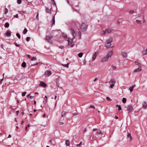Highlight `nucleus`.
<instances>
[{
    "mask_svg": "<svg viewBox=\"0 0 147 147\" xmlns=\"http://www.w3.org/2000/svg\"><path fill=\"white\" fill-rule=\"evenodd\" d=\"M113 41V39L112 37H110L106 40L105 46L107 49H108L110 47L111 45V43Z\"/></svg>",
    "mask_w": 147,
    "mask_h": 147,
    "instance_id": "nucleus-1",
    "label": "nucleus"
},
{
    "mask_svg": "<svg viewBox=\"0 0 147 147\" xmlns=\"http://www.w3.org/2000/svg\"><path fill=\"white\" fill-rule=\"evenodd\" d=\"M53 36H50L49 35H46L45 36V40L47 41L50 44L53 43L51 39L52 38Z\"/></svg>",
    "mask_w": 147,
    "mask_h": 147,
    "instance_id": "nucleus-2",
    "label": "nucleus"
},
{
    "mask_svg": "<svg viewBox=\"0 0 147 147\" xmlns=\"http://www.w3.org/2000/svg\"><path fill=\"white\" fill-rule=\"evenodd\" d=\"M81 28L82 31L85 32L87 30V26L86 24L83 23L81 25Z\"/></svg>",
    "mask_w": 147,
    "mask_h": 147,
    "instance_id": "nucleus-3",
    "label": "nucleus"
},
{
    "mask_svg": "<svg viewBox=\"0 0 147 147\" xmlns=\"http://www.w3.org/2000/svg\"><path fill=\"white\" fill-rule=\"evenodd\" d=\"M138 66H139V67L137 69H135L134 71V72H139L141 71L142 70V65L140 63H138Z\"/></svg>",
    "mask_w": 147,
    "mask_h": 147,
    "instance_id": "nucleus-4",
    "label": "nucleus"
},
{
    "mask_svg": "<svg viewBox=\"0 0 147 147\" xmlns=\"http://www.w3.org/2000/svg\"><path fill=\"white\" fill-rule=\"evenodd\" d=\"M133 109V107L132 106L130 105L128 106L127 107V111L128 112V113L131 111Z\"/></svg>",
    "mask_w": 147,
    "mask_h": 147,
    "instance_id": "nucleus-5",
    "label": "nucleus"
},
{
    "mask_svg": "<svg viewBox=\"0 0 147 147\" xmlns=\"http://www.w3.org/2000/svg\"><path fill=\"white\" fill-rule=\"evenodd\" d=\"M127 138L128 141L130 142H131L132 141L133 138L131 136L130 134L128 133V134L127 136Z\"/></svg>",
    "mask_w": 147,
    "mask_h": 147,
    "instance_id": "nucleus-6",
    "label": "nucleus"
},
{
    "mask_svg": "<svg viewBox=\"0 0 147 147\" xmlns=\"http://www.w3.org/2000/svg\"><path fill=\"white\" fill-rule=\"evenodd\" d=\"M98 53V51H96L93 54L92 57V60L94 61L96 59V56Z\"/></svg>",
    "mask_w": 147,
    "mask_h": 147,
    "instance_id": "nucleus-7",
    "label": "nucleus"
},
{
    "mask_svg": "<svg viewBox=\"0 0 147 147\" xmlns=\"http://www.w3.org/2000/svg\"><path fill=\"white\" fill-rule=\"evenodd\" d=\"M113 53V51H109L106 55V56L109 59L112 55Z\"/></svg>",
    "mask_w": 147,
    "mask_h": 147,
    "instance_id": "nucleus-8",
    "label": "nucleus"
},
{
    "mask_svg": "<svg viewBox=\"0 0 147 147\" xmlns=\"http://www.w3.org/2000/svg\"><path fill=\"white\" fill-rule=\"evenodd\" d=\"M51 71L48 70L46 71L44 75L49 76L51 74Z\"/></svg>",
    "mask_w": 147,
    "mask_h": 147,
    "instance_id": "nucleus-9",
    "label": "nucleus"
},
{
    "mask_svg": "<svg viewBox=\"0 0 147 147\" xmlns=\"http://www.w3.org/2000/svg\"><path fill=\"white\" fill-rule=\"evenodd\" d=\"M108 58L106 56L103 57L101 59L100 61L101 62H103L105 61H107L108 59Z\"/></svg>",
    "mask_w": 147,
    "mask_h": 147,
    "instance_id": "nucleus-10",
    "label": "nucleus"
},
{
    "mask_svg": "<svg viewBox=\"0 0 147 147\" xmlns=\"http://www.w3.org/2000/svg\"><path fill=\"white\" fill-rule=\"evenodd\" d=\"M113 31V30L111 28H109L108 29H107V33L109 34L111 33Z\"/></svg>",
    "mask_w": 147,
    "mask_h": 147,
    "instance_id": "nucleus-11",
    "label": "nucleus"
},
{
    "mask_svg": "<svg viewBox=\"0 0 147 147\" xmlns=\"http://www.w3.org/2000/svg\"><path fill=\"white\" fill-rule=\"evenodd\" d=\"M71 30L73 38H74L76 36V33L74 30L72 29H71Z\"/></svg>",
    "mask_w": 147,
    "mask_h": 147,
    "instance_id": "nucleus-12",
    "label": "nucleus"
},
{
    "mask_svg": "<svg viewBox=\"0 0 147 147\" xmlns=\"http://www.w3.org/2000/svg\"><path fill=\"white\" fill-rule=\"evenodd\" d=\"M135 86L136 85H134L129 88V90H130L131 92L132 91L133 89Z\"/></svg>",
    "mask_w": 147,
    "mask_h": 147,
    "instance_id": "nucleus-13",
    "label": "nucleus"
},
{
    "mask_svg": "<svg viewBox=\"0 0 147 147\" xmlns=\"http://www.w3.org/2000/svg\"><path fill=\"white\" fill-rule=\"evenodd\" d=\"M5 36H10L11 35V32L7 31L5 34Z\"/></svg>",
    "mask_w": 147,
    "mask_h": 147,
    "instance_id": "nucleus-14",
    "label": "nucleus"
},
{
    "mask_svg": "<svg viewBox=\"0 0 147 147\" xmlns=\"http://www.w3.org/2000/svg\"><path fill=\"white\" fill-rule=\"evenodd\" d=\"M39 85L41 86L44 87H45L46 86V85L45 83L42 82H41L39 84Z\"/></svg>",
    "mask_w": 147,
    "mask_h": 147,
    "instance_id": "nucleus-15",
    "label": "nucleus"
},
{
    "mask_svg": "<svg viewBox=\"0 0 147 147\" xmlns=\"http://www.w3.org/2000/svg\"><path fill=\"white\" fill-rule=\"evenodd\" d=\"M67 41L68 42V45H70L71 44L72 42V39L69 38Z\"/></svg>",
    "mask_w": 147,
    "mask_h": 147,
    "instance_id": "nucleus-16",
    "label": "nucleus"
},
{
    "mask_svg": "<svg viewBox=\"0 0 147 147\" xmlns=\"http://www.w3.org/2000/svg\"><path fill=\"white\" fill-rule=\"evenodd\" d=\"M107 32V29H106L105 30H103L101 32V35L102 36H104Z\"/></svg>",
    "mask_w": 147,
    "mask_h": 147,
    "instance_id": "nucleus-17",
    "label": "nucleus"
},
{
    "mask_svg": "<svg viewBox=\"0 0 147 147\" xmlns=\"http://www.w3.org/2000/svg\"><path fill=\"white\" fill-rule=\"evenodd\" d=\"M46 12L48 13H51V9H49L48 7L46 8Z\"/></svg>",
    "mask_w": 147,
    "mask_h": 147,
    "instance_id": "nucleus-18",
    "label": "nucleus"
},
{
    "mask_svg": "<svg viewBox=\"0 0 147 147\" xmlns=\"http://www.w3.org/2000/svg\"><path fill=\"white\" fill-rule=\"evenodd\" d=\"M147 107V105L145 102H144L143 103L142 107L146 109Z\"/></svg>",
    "mask_w": 147,
    "mask_h": 147,
    "instance_id": "nucleus-19",
    "label": "nucleus"
},
{
    "mask_svg": "<svg viewBox=\"0 0 147 147\" xmlns=\"http://www.w3.org/2000/svg\"><path fill=\"white\" fill-rule=\"evenodd\" d=\"M110 82L112 83V84H115L116 82V81L115 79H112L110 80Z\"/></svg>",
    "mask_w": 147,
    "mask_h": 147,
    "instance_id": "nucleus-20",
    "label": "nucleus"
},
{
    "mask_svg": "<svg viewBox=\"0 0 147 147\" xmlns=\"http://www.w3.org/2000/svg\"><path fill=\"white\" fill-rule=\"evenodd\" d=\"M142 53L144 55H147V47L146 50L143 51Z\"/></svg>",
    "mask_w": 147,
    "mask_h": 147,
    "instance_id": "nucleus-21",
    "label": "nucleus"
},
{
    "mask_svg": "<svg viewBox=\"0 0 147 147\" xmlns=\"http://www.w3.org/2000/svg\"><path fill=\"white\" fill-rule=\"evenodd\" d=\"M123 56L125 57H127V54L125 52H123L122 53Z\"/></svg>",
    "mask_w": 147,
    "mask_h": 147,
    "instance_id": "nucleus-22",
    "label": "nucleus"
},
{
    "mask_svg": "<svg viewBox=\"0 0 147 147\" xmlns=\"http://www.w3.org/2000/svg\"><path fill=\"white\" fill-rule=\"evenodd\" d=\"M52 25H53L55 24V16H54L52 20Z\"/></svg>",
    "mask_w": 147,
    "mask_h": 147,
    "instance_id": "nucleus-23",
    "label": "nucleus"
},
{
    "mask_svg": "<svg viewBox=\"0 0 147 147\" xmlns=\"http://www.w3.org/2000/svg\"><path fill=\"white\" fill-rule=\"evenodd\" d=\"M65 144L67 146H69L70 145L69 141V140H66L65 141Z\"/></svg>",
    "mask_w": 147,
    "mask_h": 147,
    "instance_id": "nucleus-24",
    "label": "nucleus"
},
{
    "mask_svg": "<svg viewBox=\"0 0 147 147\" xmlns=\"http://www.w3.org/2000/svg\"><path fill=\"white\" fill-rule=\"evenodd\" d=\"M66 114V112L65 111H63L61 113V117H64Z\"/></svg>",
    "mask_w": 147,
    "mask_h": 147,
    "instance_id": "nucleus-25",
    "label": "nucleus"
},
{
    "mask_svg": "<svg viewBox=\"0 0 147 147\" xmlns=\"http://www.w3.org/2000/svg\"><path fill=\"white\" fill-rule=\"evenodd\" d=\"M27 29H26V28H24V29L23 31V33L24 34H25L27 32Z\"/></svg>",
    "mask_w": 147,
    "mask_h": 147,
    "instance_id": "nucleus-26",
    "label": "nucleus"
},
{
    "mask_svg": "<svg viewBox=\"0 0 147 147\" xmlns=\"http://www.w3.org/2000/svg\"><path fill=\"white\" fill-rule=\"evenodd\" d=\"M9 24L7 23L6 22V23L4 25V26L6 28H8L9 27Z\"/></svg>",
    "mask_w": 147,
    "mask_h": 147,
    "instance_id": "nucleus-27",
    "label": "nucleus"
},
{
    "mask_svg": "<svg viewBox=\"0 0 147 147\" xmlns=\"http://www.w3.org/2000/svg\"><path fill=\"white\" fill-rule=\"evenodd\" d=\"M22 66L23 67H26V63L25 62H23L22 64Z\"/></svg>",
    "mask_w": 147,
    "mask_h": 147,
    "instance_id": "nucleus-28",
    "label": "nucleus"
},
{
    "mask_svg": "<svg viewBox=\"0 0 147 147\" xmlns=\"http://www.w3.org/2000/svg\"><path fill=\"white\" fill-rule=\"evenodd\" d=\"M122 101L123 103H125L126 101V98H123L122 99Z\"/></svg>",
    "mask_w": 147,
    "mask_h": 147,
    "instance_id": "nucleus-29",
    "label": "nucleus"
},
{
    "mask_svg": "<svg viewBox=\"0 0 147 147\" xmlns=\"http://www.w3.org/2000/svg\"><path fill=\"white\" fill-rule=\"evenodd\" d=\"M83 55V53H80L78 54V55L79 57H81Z\"/></svg>",
    "mask_w": 147,
    "mask_h": 147,
    "instance_id": "nucleus-30",
    "label": "nucleus"
},
{
    "mask_svg": "<svg viewBox=\"0 0 147 147\" xmlns=\"http://www.w3.org/2000/svg\"><path fill=\"white\" fill-rule=\"evenodd\" d=\"M141 20H136V22L138 24H140L141 23Z\"/></svg>",
    "mask_w": 147,
    "mask_h": 147,
    "instance_id": "nucleus-31",
    "label": "nucleus"
},
{
    "mask_svg": "<svg viewBox=\"0 0 147 147\" xmlns=\"http://www.w3.org/2000/svg\"><path fill=\"white\" fill-rule=\"evenodd\" d=\"M69 63H67V64H65V65L62 64V65L63 66H64V67H66L67 68H68V65H69Z\"/></svg>",
    "mask_w": 147,
    "mask_h": 147,
    "instance_id": "nucleus-32",
    "label": "nucleus"
},
{
    "mask_svg": "<svg viewBox=\"0 0 147 147\" xmlns=\"http://www.w3.org/2000/svg\"><path fill=\"white\" fill-rule=\"evenodd\" d=\"M116 106L118 107V110L119 111L121 110V107L120 105H117Z\"/></svg>",
    "mask_w": 147,
    "mask_h": 147,
    "instance_id": "nucleus-33",
    "label": "nucleus"
},
{
    "mask_svg": "<svg viewBox=\"0 0 147 147\" xmlns=\"http://www.w3.org/2000/svg\"><path fill=\"white\" fill-rule=\"evenodd\" d=\"M45 98H46V99H45V100L43 101V102L45 104H46V102H47V96H45Z\"/></svg>",
    "mask_w": 147,
    "mask_h": 147,
    "instance_id": "nucleus-34",
    "label": "nucleus"
},
{
    "mask_svg": "<svg viewBox=\"0 0 147 147\" xmlns=\"http://www.w3.org/2000/svg\"><path fill=\"white\" fill-rule=\"evenodd\" d=\"M4 13L6 14L8 12V10L7 8H5L4 9Z\"/></svg>",
    "mask_w": 147,
    "mask_h": 147,
    "instance_id": "nucleus-35",
    "label": "nucleus"
},
{
    "mask_svg": "<svg viewBox=\"0 0 147 147\" xmlns=\"http://www.w3.org/2000/svg\"><path fill=\"white\" fill-rule=\"evenodd\" d=\"M107 100L109 101H111L112 100L109 97H106Z\"/></svg>",
    "mask_w": 147,
    "mask_h": 147,
    "instance_id": "nucleus-36",
    "label": "nucleus"
},
{
    "mask_svg": "<svg viewBox=\"0 0 147 147\" xmlns=\"http://www.w3.org/2000/svg\"><path fill=\"white\" fill-rule=\"evenodd\" d=\"M16 36L18 37V38L20 39V34L18 33H17L16 34Z\"/></svg>",
    "mask_w": 147,
    "mask_h": 147,
    "instance_id": "nucleus-37",
    "label": "nucleus"
},
{
    "mask_svg": "<svg viewBox=\"0 0 147 147\" xmlns=\"http://www.w3.org/2000/svg\"><path fill=\"white\" fill-rule=\"evenodd\" d=\"M36 59L35 57H32L31 59L32 61H35L36 60Z\"/></svg>",
    "mask_w": 147,
    "mask_h": 147,
    "instance_id": "nucleus-38",
    "label": "nucleus"
},
{
    "mask_svg": "<svg viewBox=\"0 0 147 147\" xmlns=\"http://www.w3.org/2000/svg\"><path fill=\"white\" fill-rule=\"evenodd\" d=\"M26 93V92H22V96H24L25 95Z\"/></svg>",
    "mask_w": 147,
    "mask_h": 147,
    "instance_id": "nucleus-39",
    "label": "nucleus"
},
{
    "mask_svg": "<svg viewBox=\"0 0 147 147\" xmlns=\"http://www.w3.org/2000/svg\"><path fill=\"white\" fill-rule=\"evenodd\" d=\"M30 39V37H27L26 38V40L27 42H28L29 41Z\"/></svg>",
    "mask_w": 147,
    "mask_h": 147,
    "instance_id": "nucleus-40",
    "label": "nucleus"
},
{
    "mask_svg": "<svg viewBox=\"0 0 147 147\" xmlns=\"http://www.w3.org/2000/svg\"><path fill=\"white\" fill-rule=\"evenodd\" d=\"M82 144V142H81L79 144H77L76 145L78 146H80Z\"/></svg>",
    "mask_w": 147,
    "mask_h": 147,
    "instance_id": "nucleus-41",
    "label": "nucleus"
},
{
    "mask_svg": "<svg viewBox=\"0 0 147 147\" xmlns=\"http://www.w3.org/2000/svg\"><path fill=\"white\" fill-rule=\"evenodd\" d=\"M17 2L18 4H20L21 3V0H17Z\"/></svg>",
    "mask_w": 147,
    "mask_h": 147,
    "instance_id": "nucleus-42",
    "label": "nucleus"
},
{
    "mask_svg": "<svg viewBox=\"0 0 147 147\" xmlns=\"http://www.w3.org/2000/svg\"><path fill=\"white\" fill-rule=\"evenodd\" d=\"M97 133L98 134H101V132L100 131H98L97 132Z\"/></svg>",
    "mask_w": 147,
    "mask_h": 147,
    "instance_id": "nucleus-43",
    "label": "nucleus"
},
{
    "mask_svg": "<svg viewBox=\"0 0 147 147\" xmlns=\"http://www.w3.org/2000/svg\"><path fill=\"white\" fill-rule=\"evenodd\" d=\"M78 35L79 36H80V37L81 35V33L80 31H79L78 32Z\"/></svg>",
    "mask_w": 147,
    "mask_h": 147,
    "instance_id": "nucleus-44",
    "label": "nucleus"
},
{
    "mask_svg": "<svg viewBox=\"0 0 147 147\" xmlns=\"http://www.w3.org/2000/svg\"><path fill=\"white\" fill-rule=\"evenodd\" d=\"M63 37L65 38H67V36L65 34H63Z\"/></svg>",
    "mask_w": 147,
    "mask_h": 147,
    "instance_id": "nucleus-45",
    "label": "nucleus"
},
{
    "mask_svg": "<svg viewBox=\"0 0 147 147\" xmlns=\"http://www.w3.org/2000/svg\"><path fill=\"white\" fill-rule=\"evenodd\" d=\"M134 10L132 9V10H131L129 11V13H134Z\"/></svg>",
    "mask_w": 147,
    "mask_h": 147,
    "instance_id": "nucleus-46",
    "label": "nucleus"
},
{
    "mask_svg": "<svg viewBox=\"0 0 147 147\" xmlns=\"http://www.w3.org/2000/svg\"><path fill=\"white\" fill-rule=\"evenodd\" d=\"M59 47V48L61 49H63L64 48L63 46H60Z\"/></svg>",
    "mask_w": 147,
    "mask_h": 147,
    "instance_id": "nucleus-47",
    "label": "nucleus"
},
{
    "mask_svg": "<svg viewBox=\"0 0 147 147\" xmlns=\"http://www.w3.org/2000/svg\"><path fill=\"white\" fill-rule=\"evenodd\" d=\"M36 19L38 20V14H37L36 16Z\"/></svg>",
    "mask_w": 147,
    "mask_h": 147,
    "instance_id": "nucleus-48",
    "label": "nucleus"
},
{
    "mask_svg": "<svg viewBox=\"0 0 147 147\" xmlns=\"http://www.w3.org/2000/svg\"><path fill=\"white\" fill-rule=\"evenodd\" d=\"M90 108H92L94 109L95 108V107L93 105H90Z\"/></svg>",
    "mask_w": 147,
    "mask_h": 147,
    "instance_id": "nucleus-49",
    "label": "nucleus"
},
{
    "mask_svg": "<svg viewBox=\"0 0 147 147\" xmlns=\"http://www.w3.org/2000/svg\"><path fill=\"white\" fill-rule=\"evenodd\" d=\"M14 44L17 47H19L20 46L19 45L17 44V43H16V42H15Z\"/></svg>",
    "mask_w": 147,
    "mask_h": 147,
    "instance_id": "nucleus-50",
    "label": "nucleus"
},
{
    "mask_svg": "<svg viewBox=\"0 0 147 147\" xmlns=\"http://www.w3.org/2000/svg\"><path fill=\"white\" fill-rule=\"evenodd\" d=\"M98 80V78H96L94 80L93 82H96Z\"/></svg>",
    "mask_w": 147,
    "mask_h": 147,
    "instance_id": "nucleus-51",
    "label": "nucleus"
},
{
    "mask_svg": "<svg viewBox=\"0 0 147 147\" xmlns=\"http://www.w3.org/2000/svg\"><path fill=\"white\" fill-rule=\"evenodd\" d=\"M114 85V84H112L110 85V86L111 88H112L113 87Z\"/></svg>",
    "mask_w": 147,
    "mask_h": 147,
    "instance_id": "nucleus-52",
    "label": "nucleus"
},
{
    "mask_svg": "<svg viewBox=\"0 0 147 147\" xmlns=\"http://www.w3.org/2000/svg\"><path fill=\"white\" fill-rule=\"evenodd\" d=\"M14 17L16 18H18V14H16V15L14 16Z\"/></svg>",
    "mask_w": 147,
    "mask_h": 147,
    "instance_id": "nucleus-53",
    "label": "nucleus"
},
{
    "mask_svg": "<svg viewBox=\"0 0 147 147\" xmlns=\"http://www.w3.org/2000/svg\"><path fill=\"white\" fill-rule=\"evenodd\" d=\"M78 115V113H74L73 114V115L74 116H76Z\"/></svg>",
    "mask_w": 147,
    "mask_h": 147,
    "instance_id": "nucleus-54",
    "label": "nucleus"
},
{
    "mask_svg": "<svg viewBox=\"0 0 147 147\" xmlns=\"http://www.w3.org/2000/svg\"><path fill=\"white\" fill-rule=\"evenodd\" d=\"M112 68L113 69H116V67L115 66H113Z\"/></svg>",
    "mask_w": 147,
    "mask_h": 147,
    "instance_id": "nucleus-55",
    "label": "nucleus"
},
{
    "mask_svg": "<svg viewBox=\"0 0 147 147\" xmlns=\"http://www.w3.org/2000/svg\"><path fill=\"white\" fill-rule=\"evenodd\" d=\"M135 64L136 65H138V63H138V62L137 61H135Z\"/></svg>",
    "mask_w": 147,
    "mask_h": 147,
    "instance_id": "nucleus-56",
    "label": "nucleus"
},
{
    "mask_svg": "<svg viewBox=\"0 0 147 147\" xmlns=\"http://www.w3.org/2000/svg\"><path fill=\"white\" fill-rule=\"evenodd\" d=\"M34 98V97L32 96H30V99H32Z\"/></svg>",
    "mask_w": 147,
    "mask_h": 147,
    "instance_id": "nucleus-57",
    "label": "nucleus"
},
{
    "mask_svg": "<svg viewBox=\"0 0 147 147\" xmlns=\"http://www.w3.org/2000/svg\"><path fill=\"white\" fill-rule=\"evenodd\" d=\"M59 125H62L63 124V123L62 122H59Z\"/></svg>",
    "mask_w": 147,
    "mask_h": 147,
    "instance_id": "nucleus-58",
    "label": "nucleus"
},
{
    "mask_svg": "<svg viewBox=\"0 0 147 147\" xmlns=\"http://www.w3.org/2000/svg\"><path fill=\"white\" fill-rule=\"evenodd\" d=\"M19 113V111H16V114H17V115H18Z\"/></svg>",
    "mask_w": 147,
    "mask_h": 147,
    "instance_id": "nucleus-59",
    "label": "nucleus"
},
{
    "mask_svg": "<svg viewBox=\"0 0 147 147\" xmlns=\"http://www.w3.org/2000/svg\"><path fill=\"white\" fill-rule=\"evenodd\" d=\"M143 22L144 23H145L146 22V20L144 18H143Z\"/></svg>",
    "mask_w": 147,
    "mask_h": 147,
    "instance_id": "nucleus-60",
    "label": "nucleus"
},
{
    "mask_svg": "<svg viewBox=\"0 0 147 147\" xmlns=\"http://www.w3.org/2000/svg\"><path fill=\"white\" fill-rule=\"evenodd\" d=\"M27 57H28L29 58H30L31 57H30V55H27Z\"/></svg>",
    "mask_w": 147,
    "mask_h": 147,
    "instance_id": "nucleus-61",
    "label": "nucleus"
},
{
    "mask_svg": "<svg viewBox=\"0 0 147 147\" xmlns=\"http://www.w3.org/2000/svg\"><path fill=\"white\" fill-rule=\"evenodd\" d=\"M97 130V129H93V131H96V130Z\"/></svg>",
    "mask_w": 147,
    "mask_h": 147,
    "instance_id": "nucleus-62",
    "label": "nucleus"
},
{
    "mask_svg": "<svg viewBox=\"0 0 147 147\" xmlns=\"http://www.w3.org/2000/svg\"><path fill=\"white\" fill-rule=\"evenodd\" d=\"M11 137V135L10 134H9L8 136V138H10Z\"/></svg>",
    "mask_w": 147,
    "mask_h": 147,
    "instance_id": "nucleus-63",
    "label": "nucleus"
},
{
    "mask_svg": "<svg viewBox=\"0 0 147 147\" xmlns=\"http://www.w3.org/2000/svg\"><path fill=\"white\" fill-rule=\"evenodd\" d=\"M86 63V61H85V60L84 61V63H83V65H84Z\"/></svg>",
    "mask_w": 147,
    "mask_h": 147,
    "instance_id": "nucleus-64",
    "label": "nucleus"
}]
</instances>
